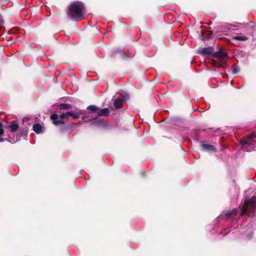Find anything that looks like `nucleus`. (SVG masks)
<instances>
[{
  "instance_id": "nucleus-1",
  "label": "nucleus",
  "mask_w": 256,
  "mask_h": 256,
  "mask_svg": "<svg viewBox=\"0 0 256 256\" xmlns=\"http://www.w3.org/2000/svg\"><path fill=\"white\" fill-rule=\"evenodd\" d=\"M84 6L80 2H75L69 6L68 16L72 20H80L85 18Z\"/></svg>"
},
{
  "instance_id": "nucleus-2",
  "label": "nucleus",
  "mask_w": 256,
  "mask_h": 256,
  "mask_svg": "<svg viewBox=\"0 0 256 256\" xmlns=\"http://www.w3.org/2000/svg\"><path fill=\"white\" fill-rule=\"evenodd\" d=\"M19 124L16 121H12L8 124L5 128L8 130V140L11 143H14L18 140V136H14V134L19 130Z\"/></svg>"
},
{
  "instance_id": "nucleus-3",
  "label": "nucleus",
  "mask_w": 256,
  "mask_h": 256,
  "mask_svg": "<svg viewBox=\"0 0 256 256\" xmlns=\"http://www.w3.org/2000/svg\"><path fill=\"white\" fill-rule=\"evenodd\" d=\"M241 210L240 216L248 213L250 216L252 212L256 210V196H254L250 200H245L244 204L240 207Z\"/></svg>"
},
{
  "instance_id": "nucleus-4",
  "label": "nucleus",
  "mask_w": 256,
  "mask_h": 256,
  "mask_svg": "<svg viewBox=\"0 0 256 256\" xmlns=\"http://www.w3.org/2000/svg\"><path fill=\"white\" fill-rule=\"evenodd\" d=\"M214 56L219 59L217 62L218 66L224 67L225 66V60L227 56L225 52L223 51L216 52L214 54Z\"/></svg>"
},
{
  "instance_id": "nucleus-5",
  "label": "nucleus",
  "mask_w": 256,
  "mask_h": 256,
  "mask_svg": "<svg viewBox=\"0 0 256 256\" xmlns=\"http://www.w3.org/2000/svg\"><path fill=\"white\" fill-rule=\"evenodd\" d=\"M255 136H256L254 134H252L242 138L240 142L242 148L246 150L250 151V150L248 149L247 147L252 144L254 138H255Z\"/></svg>"
},
{
  "instance_id": "nucleus-6",
  "label": "nucleus",
  "mask_w": 256,
  "mask_h": 256,
  "mask_svg": "<svg viewBox=\"0 0 256 256\" xmlns=\"http://www.w3.org/2000/svg\"><path fill=\"white\" fill-rule=\"evenodd\" d=\"M51 119L54 121L55 125H58L64 124L63 119L64 118V113H62L58 116L57 114H53L50 116Z\"/></svg>"
},
{
  "instance_id": "nucleus-7",
  "label": "nucleus",
  "mask_w": 256,
  "mask_h": 256,
  "mask_svg": "<svg viewBox=\"0 0 256 256\" xmlns=\"http://www.w3.org/2000/svg\"><path fill=\"white\" fill-rule=\"evenodd\" d=\"M83 114V110H82L78 108H76L74 110L69 112L70 118H72L73 120H76L80 117V115Z\"/></svg>"
},
{
  "instance_id": "nucleus-8",
  "label": "nucleus",
  "mask_w": 256,
  "mask_h": 256,
  "mask_svg": "<svg viewBox=\"0 0 256 256\" xmlns=\"http://www.w3.org/2000/svg\"><path fill=\"white\" fill-rule=\"evenodd\" d=\"M202 148L206 151L213 152L216 150L215 148L210 144H204L202 145Z\"/></svg>"
},
{
  "instance_id": "nucleus-9",
  "label": "nucleus",
  "mask_w": 256,
  "mask_h": 256,
  "mask_svg": "<svg viewBox=\"0 0 256 256\" xmlns=\"http://www.w3.org/2000/svg\"><path fill=\"white\" fill-rule=\"evenodd\" d=\"M34 130L37 134L40 133L42 132V127L39 124H36L33 126Z\"/></svg>"
},
{
  "instance_id": "nucleus-10",
  "label": "nucleus",
  "mask_w": 256,
  "mask_h": 256,
  "mask_svg": "<svg viewBox=\"0 0 256 256\" xmlns=\"http://www.w3.org/2000/svg\"><path fill=\"white\" fill-rule=\"evenodd\" d=\"M122 98H116L114 104L115 108L117 109L120 108L122 104Z\"/></svg>"
},
{
  "instance_id": "nucleus-11",
  "label": "nucleus",
  "mask_w": 256,
  "mask_h": 256,
  "mask_svg": "<svg viewBox=\"0 0 256 256\" xmlns=\"http://www.w3.org/2000/svg\"><path fill=\"white\" fill-rule=\"evenodd\" d=\"M109 110L108 108H103L98 112V114L100 116H108L109 114Z\"/></svg>"
},
{
  "instance_id": "nucleus-12",
  "label": "nucleus",
  "mask_w": 256,
  "mask_h": 256,
  "mask_svg": "<svg viewBox=\"0 0 256 256\" xmlns=\"http://www.w3.org/2000/svg\"><path fill=\"white\" fill-rule=\"evenodd\" d=\"M213 52V49L210 47L204 48L202 50L203 54H212Z\"/></svg>"
},
{
  "instance_id": "nucleus-13",
  "label": "nucleus",
  "mask_w": 256,
  "mask_h": 256,
  "mask_svg": "<svg viewBox=\"0 0 256 256\" xmlns=\"http://www.w3.org/2000/svg\"><path fill=\"white\" fill-rule=\"evenodd\" d=\"M247 39V38L244 36H232V40H236L244 41L246 40Z\"/></svg>"
},
{
  "instance_id": "nucleus-14",
  "label": "nucleus",
  "mask_w": 256,
  "mask_h": 256,
  "mask_svg": "<svg viewBox=\"0 0 256 256\" xmlns=\"http://www.w3.org/2000/svg\"><path fill=\"white\" fill-rule=\"evenodd\" d=\"M60 110H70L72 108V106L70 104H62L60 105Z\"/></svg>"
},
{
  "instance_id": "nucleus-15",
  "label": "nucleus",
  "mask_w": 256,
  "mask_h": 256,
  "mask_svg": "<svg viewBox=\"0 0 256 256\" xmlns=\"http://www.w3.org/2000/svg\"><path fill=\"white\" fill-rule=\"evenodd\" d=\"M238 212V210L236 209H234L230 212H228L226 214V216L228 218H230V217H232V216H235Z\"/></svg>"
},
{
  "instance_id": "nucleus-16",
  "label": "nucleus",
  "mask_w": 256,
  "mask_h": 256,
  "mask_svg": "<svg viewBox=\"0 0 256 256\" xmlns=\"http://www.w3.org/2000/svg\"><path fill=\"white\" fill-rule=\"evenodd\" d=\"M87 109L89 110L94 112L98 109V108L96 106L92 105L88 106L87 108Z\"/></svg>"
},
{
  "instance_id": "nucleus-17",
  "label": "nucleus",
  "mask_w": 256,
  "mask_h": 256,
  "mask_svg": "<svg viewBox=\"0 0 256 256\" xmlns=\"http://www.w3.org/2000/svg\"><path fill=\"white\" fill-rule=\"evenodd\" d=\"M4 133V130L2 128V124L0 122V136H2ZM4 139L0 138V142H3Z\"/></svg>"
},
{
  "instance_id": "nucleus-18",
  "label": "nucleus",
  "mask_w": 256,
  "mask_h": 256,
  "mask_svg": "<svg viewBox=\"0 0 256 256\" xmlns=\"http://www.w3.org/2000/svg\"><path fill=\"white\" fill-rule=\"evenodd\" d=\"M239 71V68L238 66H234L232 68V72L234 74L238 73Z\"/></svg>"
},
{
  "instance_id": "nucleus-19",
  "label": "nucleus",
  "mask_w": 256,
  "mask_h": 256,
  "mask_svg": "<svg viewBox=\"0 0 256 256\" xmlns=\"http://www.w3.org/2000/svg\"><path fill=\"white\" fill-rule=\"evenodd\" d=\"M64 118L70 119L69 112L64 113Z\"/></svg>"
}]
</instances>
